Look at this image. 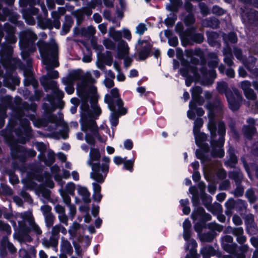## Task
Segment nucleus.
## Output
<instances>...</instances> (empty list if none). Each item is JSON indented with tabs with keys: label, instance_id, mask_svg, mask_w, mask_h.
I'll return each mask as SVG.
<instances>
[{
	"label": "nucleus",
	"instance_id": "1",
	"mask_svg": "<svg viewBox=\"0 0 258 258\" xmlns=\"http://www.w3.org/2000/svg\"><path fill=\"white\" fill-rule=\"evenodd\" d=\"M95 80L90 72H86L82 77V80L78 83L77 95L82 101L81 108V127L82 131H91L102 142L105 140L102 139L98 133L95 120L101 113L100 108L96 103L98 99L97 88L93 85Z\"/></svg>",
	"mask_w": 258,
	"mask_h": 258
},
{
	"label": "nucleus",
	"instance_id": "2",
	"mask_svg": "<svg viewBox=\"0 0 258 258\" xmlns=\"http://www.w3.org/2000/svg\"><path fill=\"white\" fill-rule=\"evenodd\" d=\"M37 45L39 49L43 63L46 66L45 69L48 71L45 76L50 79H56L59 74L57 71H50L51 69L57 67L59 62L57 60L58 47L55 42L48 44L43 41H39Z\"/></svg>",
	"mask_w": 258,
	"mask_h": 258
},
{
	"label": "nucleus",
	"instance_id": "3",
	"mask_svg": "<svg viewBox=\"0 0 258 258\" xmlns=\"http://www.w3.org/2000/svg\"><path fill=\"white\" fill-rule=\"evenodd\" d=\"M100 158V153L99 150L91 148L89 153V158L87 161V165L91 167L92 172L90 173L91 179L98 183H103L109 171L110 160L107 157L102 159L101 165L98 162Z\"/></svg>",
	"mask_w": 258,
	"mask_h": 258
},
{
	"label": "nucleus",
	"instance_id": "4",
	"mask_svg": "<svg viewBox=\"0 0 258 258\" xmlns=\"http://www.w3.org/2000/svg\"><path fill=\"white\" fill-rule=\"evenodd\" d=\"M12 53V48L10 45L2 46V48L0 50L1 60L4 67L10 71L8 72L4 77V86L12 90H15V86L18 85L20 82V79L16 76L13 75L11 72L16 68L14 64V60L11 57Z\"/></svg>",
	"mask_w": 258,
	"mask_h": 258
},
{
	"label": "nucleus",
	"instance_id": "5",
	"mask_svg": "<svg viewBox=\"0 0 258 258\" xmlns=\"http://www.w3.org/2000/svg\"><path fill=\"white\" fill-rule=\"evenodd\" d=\"M217 89L220 93L225 94L229 108L232 110H237L239 108L242 96L237 89H233V92H232L228 90V84L223 81L218 83Z\"/></svg>",
	"mask_w": 258,
	"mask_h": 258
},
{
	"label": "nucleus",
	"instance_id": "6",
	"mask_svg": "<svg viewBox=\"0 0 258 258\" xmlns=\"http://www.w3.org/2000/svg\"><path fill=\"white\" fill-rule=\"evenodd\" d=\"M104 101L108 104L110 110L119 111L121 114H126L127 109L123 107V102L119 96L118 90L115 88L110 90V94H106Z\"/></svg>",
	"mask_w": 258,
	"mask_h": 258
},
{
	"label": "nucleus",
	"instance_id": "7",
	"mask_svg": "<svg viewBox=\"0 0 258 258\" xmlns=\"http://www.w3.org/2000/svg\"><path fill=\"white\" fill-rule=\"evenodd\" d=\"M6 141L11 147L12 155L14 158L23 159V156L35 157L36 152L32 149L26 150L17 144V142L12 136L5 137Z\"/></svg>",
	"mask_w": 258,
	"mask_h": 258
},
{
	"label": "nucleus",
	"instance_id": "8",
	"mask_svg": "<svg viewBox=\"0 0 258 258\" xmlns=\"http://www.w3.org/2000/svg\"><path fill=\"white\" fill-rule=\"evenodd\" d=\"M37 39V36L31 30H27L20 34L19 45L22 50L21 54L23 59H26L28 55L27 52L29 46Z\"/></svg>",
	"mask_w": 258,
	"mask_h": 258
},
{
	"label": "nucleus",
	"instance_id": "9",
	"mask_svg": "<svg viewBox=\"0 0 258 258\" xmlns=\"http://www.w3.org/2000/svg\"><path fill=\"white\" fill-rule=\"evenodd\" d=\"M109 35L115 41H119L118 44V56L122 58L128 53L129 47L127 43L121 39L122 33L119 31H116L113 27L110 28Z\"/></svg>",
	"mask_w": 258,
	"mask_h": 258
},
{
	"label": "nucleus",
	"instance_id": "10",
	"mask_svg": "<svg viewBox=\"0 0 258 258\" xmlns=\"http://www.w3.org/2000/svg\"><path fill=\"white\" fill-rule=\"evenodd\" d=\"M218 133L220 136L219 141L218 143L212 142L213 150L211 154L214 157H222L224 155L222 146L224 143V136L226 133L225 126L223 122L218 123Z\"/></svg>",
	"mask_w": 258,
	"mask_h": 258
},
{
	"label": "nucleus",
	"instance_id": "11",
	"mask_svg": "<svg viewBox=\"0 0 258 258\" xmlns=\"http://www.w3.org/2000/svg\"><path fill=\"white\" fill-rule=\"evenodd\" d=\"M18 216L22 219V221H18L21 229L25 230V226L23 225V223L28 222L31 230L33 231L38 235H40L42 233V231L40 227L34 221L31 212H26L21 213L18 215Z\"/></svg>",
	"mask_w": 258,
	"mask_h": 258
},
{
	"label": "nucleus",
	"instance_id": "12",
	"mask_svg": "<svg viewBox=\"0 0 258 258\" xmlns=\"http://www.w3.org/2000/svg\"><path fill=\"white\" fill-rule=\"evenodd\" d=\"M207 108L209 110V121L208 124V128L211 133V136L212 138H215L216 136V126L215 122L214 120V111L217 109H221L222 108V105L221 103H218V106L215 107L211 104L207 105Z\"/></svg>",
	"mask_w": 258,
	"mask_h": 258
},
{
	"label": "nucleus",
	"instance_id": "13",
	"mask_svg": "<svg viewBox=\"0 0 258 258\" xmlns=\"http://www.w3.org/2000/svg\"><path fill=\"white\" fill-rule=\"evenodd\" d=\"M41 84L46 88L52 89L54 94H55L59 98H62L63 97V92L59 89L56 81H48L46 77H43L40 80Z\"/></svg>",
	"mask_w": 258,
	"mask_h": 258
},
{
	"label": "nucleus",
	"instance_id": "14",
	"mask_svg": "<svg viewBox=\"0 0 258 258\" xmlns=\"http://www.w3.org/2000/svg\"><path fill=\"white\" fill-rule=\"evenodd\" d=\"M181 61L182 65L184 67V69L180 70L182 76L188 77H198V71L195 67L187 65V63L183 59Z\"/></svg>",
	"mask_w": 258,
	"mask_h": 258
},
{
	"label": "nucleus",
	"instance_id": "15",
	"mask_svg": "<svg viewBox=\"0 0 258 258\" xmlns=\"http://www.w3.org/2000/svg\"><path fill=\"white\" fill-rule=\"evenodd\" d=\"M203 121L202 118H199L196 119L194 122L193 132L195 136L196 142L200 144L199 141V137H202L204 139H205L206 134L200 132V128L203 126Z\"/></svg>",
	"mask_w": 258,
	"mask_h": 258
},
{
	"label": "nucleus",
	"instance_id": "16",
	"mask_svg": "<svg viewBox=\"0 0 258 258\" xmlns=\"http://www.w3.org/2000/svg\"><path fill=\"white\" fill-rule=\"evenodd\" d=\"M36 105L35 103H32L29 107L26 108L23 111V113L24 115H26V116H28L29 117L30 119H31L33 121V124L35 126L37 127H40L43 125L42 121L39 119H36L35 118V116L33 114H30V115H28L27 114V112H28L29 109L31 110L33 112H34L36 109Z\"/></svg>",
	"mask_w": 258,
	"mask_h": 258
},
{
	"label": "nucleus",
	"instance_id": "17",
	"mask_svg": "<svg viewBox=\"0 0 258 258\" xmlns=\"http://www.w3.org/2000/svg\"><path fill=\"white\" fill-rule=\"evenodd\" d=\"M248 125L244 126L243 128V133L247 138H250L255 133L256 129L253 125L255 124V120L249 118L247 120Z\"/></svg>",
	"mask_w": 258,
	"mask_h": 258
},
{
	"label": "nucleus",
	"instance_id": "18",
	"mask_svg": "<svg viewBox=\"0 0 258 258\" xmlns=\"http://www.w3.org/2000/svg\"><path fill=\"white\" fill-rule=\"evenodd\" d=\"M5 31L7 33V35L6 37V41L9 44L15 43L17 41V38L14 35L15 30L14 27L9 24H6L5 25Z\"/></svg>",
	"mask_w": 258,
	"mask_h": 258
},
{
	"label": "nucleus",
	"instance_id": "19",
	"mask_svg": "<svg viewBox=\"0 0 258 258\" xmlns=\"http://www.w3.org/2000/svg\"><path fill=\"white\" fill-rule=\"evenodd\" d=\"M4 99L6 102L2 106L0 105V128L2 127L5 123V119L6 117V107L8 106L9 103L11 102L12 98L9 96L4 97Z\"/></svg>",
	"mask_w": 258,
	"mask_h": 258
},
{
	"label": "nucleus",
	"instance_id": "20",
	"mask_svg": "<svg viewBox=\"0 0 258 258\" xmlns=\"http://www.w3.org/2000/svg\"><path fill=\"white\" fill-rule=\"evenodd\" d=\"M138 44L140 45H143L144 47L139 52V57L141 59H144L146 58L149 55L150 51L151 48V45L150 43L147 41L139 40Z\"/></svg>",
	"mask_w": 258,
	"mask_h": 258
},
{
	"label": "nucleus",
	"instance_id": "21",
	"mask_svg": "<svg viewBox=\"0 0 258 258\" xmlns=\"http://www.w3.org/2000/svg\"><path fill=\"white\" fill-rule=\"evenodd\" d=\"M241 17L244 22L252 23L258 20V13L254 10H250L247 13L243 12L241 14Z\"/></svg>",
	"mask_w": 258,
	"mask_h": 258
},
{
	"label": "nucleus",
	"instance_id": "22",
	"mask_svg": "<svg viewBox=\"0 0 258 258\" xmlns=\"http://www.w3.org/2000/svg\"><path fill=\"white\" fill-rule=\"evenodd\" d=\"M27 64L28 66V68L25 70L24 71V75L28 77V79L29 81V83H27L26 79L24 81V83L25 85H29L30 82L33 84V85L35 87L37 85V83L33 79L32 75V69H31V60L29 59L27 60Z\"/></svg>",
	"mask_w": 258,
	"mask_h": 258
},
{
	"label": "nucleus",
	"instance_id": "23",
	"mask_svg": "<svg viewBox=\"0 0 258 258\" xmlns=\"http://www.w3.org/2000/svg\"><path fill=\"white\" fill-rule=\"evenodd\" d=\"M81 78V73L80 70H77L70 74L66 78H63L62 82L63 84H68V83H73L76 80H80Z\"/></svg>",
	"mask_w": 258,
	"mask_h": 258
},
{
	"label": "nucleus",
	"instance_id": "24",
	"mask_svg": "<svg viewBox=\"0 0 258 258\" xmlns=\"http://www.w3.org/2000/svg\"><path fill=\"white\" fill-rule=\"evenodd\" d=\"M93 186V200L98 203H99L102 198V195L101 194L100 191L101 189V186L96 182L92 183Z\"/></svg>",
	"mask_w": 258,
	"mask_h": 258
},
{
	"label": "nucleus",
	"instance_id": "25",
	"mask_svg": "<svg viewBox=\"0 0 258 258\" xmlns=\"http://www.w3.org/2000/svg\"><path fill=\"white\" fill-rule=\"evenodd\" d=\"M183 236L185 241H188L185 246V249L186 250L189 248V245H191L193 249L197 247V243L196 241L194 239L189 240V238L190 237V230H183Z\"/></svg>",
	"mask_w": 258,
	"mask_h": 258
},
{
	"label": "nucleus",
	"instance_id": "26",
	"mask_svg": "<svg viewBox=\"0 0 258 258\" xmlns=\"http://www.w3.org/2000/svg\"><path fill=\"white\" fill-rule=\"evenodd\" d=\"M79 195L82 197V200L86 203H89L91 202L90 198V194L87 188L79 186L78 187Z\"/></svg>",
	"mask_w": 258,
	"mask_h": 258
},
{
	"label": "nucleus",
	"instance_id": "27",
	"mask_svg": "<svg viewBox=\"0 0 258 258\" xmlns=\"http://www.w3.org/2000/svg\"><path fill=\"white\" fill-rule=\"evenodd\" d=\"M202 93V89L200 87H195L192 89L191 95L192 97V101L194 102H198L200 105L203 104V100L200 101V95Z\"/></svg>",
	"mask_w": 258,
	"mask_h": 258
},
{
	"label": "nucleus",
	"instance_id": "28",
	"mask_svg": "<svg viewBox=\"0 0 258 258\" xmlns=\"http://www.w3.org/2000/svg\"><path fill=\"white\" fill-rule=\"evenodd\" d=\"M39 159L43 161L46 165L49 166L51 165L55 160L54 153L52 151H49L47 154V158L44 157V155H38Z\"/></svg>",
	"mask_w": 258,
	"mask_h": 258
},
{
	"label": "nucleus",
	"instance_id": "29",
	"mask_svg": "<svg viewBox=\"0 0 258 258\" xmlns=\"http://www.w3.org/2000/svg\"><path fill=\"white\" fill-rule=\"evenodd\" d=\"M112 113L110 118V121L112 126L115 127L118 122V118L120 115H124L125 114H121L119 111H115L110 110Z\"/></svg>",
	"mask_w": 258,
	"mask_h": 258
},
{
	"label": "nucleus",
	"instance_id": "30",
	"mask_svg": "<svg viewBox=\"0 0 258 258\" xmlns=\"http://www.w3.org/2000/svg\"><path fill=\"white\" fill-rule=\"evenodd\" d=\"M43 245L46 248L50 247H56L58 244L57 240L53 237H51L49 239L44 238L42 240Z\"/></svg>",
	"mask_w": 258,
	"mask_h": 258
},
{
	"label": "nucleus",
	"instance_id": "31",
	"mask_svg": "<svg viewBox=\"0 0 258 258\" xmlns=\"http://www.w3.org/2000/svg\"><path fill=\"white\" fill-rule=\"evenodd\" d=\"M201 253L203 258H210L211 256L215 255V251L212 246H208L204 247L201 250Z\"/></svg>",
	"mask_w": 258,
	"mask_h": 258
},
{
	"label": "nucleus",
	"instance_id": "32",
	"mask_svg": "<svg viewBox=\"0 0 258 258\" xmlns=\"http://www.w3.org/2000/svg\"><path fill=\"white\" fill-rule=\"evenodd\" d=\"M61 250L65 253H70L73 251L71 244L67 240L62 239Z\"/></svg>",
	"mask_w": 258,
	"mask_h": 258
},
{
	"label": "nucleus",
	"instance_id": "33",
	"mask_svg": "<svg viewBox=\"0 0 258 258\" xmlns=\"http://www.w3.org/2000/svg\"><path fill=\"white\" fill-rule=\"evenodd\" d=\"M59 171V168L58 166L54 165L51 167V173L53 175L54 179L62 186L64 183L61 181V177L58 174Z\"/></svg>",
	"mask_w": 258,
	"mask_h": 258
},
{
	"label": "nucleus",
	"instance_id": "34",
	"mask_svg": "<svg viewBox=\"0 0 258 258\" xmlns=\"http://www.w3.org/2000/svg\"><path fill=\"white\" fill-rule=\"evenodd\" d=\"M205 213V210L203 208L198 207L191 214V218L194 220L197 219L201 220V218L203 217Z\"/></svg>",
	"mask_w": 258,
	"mask_h": 258
},
{
	"label": "nucleus",
	"instance_id": "35",
	"mask_svg": "<svg viewBox=\"0 0 258 258\" xmlns=\"http://www.w3.org/2000/svg\"><path fill=\"white\" fill-rule=\"evenodd\" d=\"M223 54L225 56L224 61L228 66H231L233 64V61L232 59V54L231 50L229 48L224 49L223 51Z\"/></svg>",
	"mask_w": 258,
	"mask_h": 258
},
{
	"label": "nucleus",
	"instance_id": "36",
	"mask_svg": "<svg viewBox=\"0 0 258 258\" xmlns=\"http://www.w3.org/2000/svg\"><path fill=\"white\" fill-rule=\"evenodd\" d=\"M200 51V50H196L195 51L192 50H186L185 51L186 55L188 57L190 58V60L192 64H196L198 63L199 60L197 58H193V57L195 55H199L198 53Z\"/></svg>",
	"mask_w": 258,
	"mask_h": 258
},
{
	"label": "nucleus",
	"instance_id": "37",
	"mask_svg": "<svg viewBox=\"0 0 258 258\" xmlns=\"http://www.w3.org/2000/svg\"><path fill=\"white\" fill-rule=\"evenodd\" d=\"M203 25L206 27L217 28L219 26V22L218 20L215 18L210 20L207 19L203 21Z\"/></svg>",
	"mask_w": 258,
	"mask_h": 258
},
{
	"label": "nucleus",
	"instance_id": "38",
	"mask_svg": "<svg viewBox=\"0 0 258 258\" xmlns=\"http://www.w3.org/2000/svg\"><path fill=\"white\" fill-rule=\"evenodd\" d=\"M222 247L227 252L233 253L235 252L237 245L235 243H231L227 244H224Z\"/></svg>",
	"mask_w": 258,
	"mask_h": 258
},
{
	"label": "nucleus",
	"instance_id": "39",
	"mask_svg": "<svg viewBox=\"0 0 258 258\" xmlns=\"http://www.w3.org/2000/svg\"><path fill=\"white\" fill-rule=\"evenodd\" d=\"M196 103L193 101H191L189 104V110L187 112V115L188 118L192 119L195 117L194 110L196 108Z\"/></svg>",
	"mask_w": 258,
	"mask_h": 258
},
{
	"label": "nucleus",
	"instance_id": "40",
	"mask_svg": "<svg viewBox=\"0 0 258 258\" xmlns=\"http://www.w3.org/2000/svg\"><path fill=\"white\" fill-rule=\"evenodd\" d=\"M169 34V31H165V35L166 37L168 38V43L169 45L173 47L176 46L178 44V40L177 37L176 36L169 37L168 35Z\"/></svg>",
	"mask_w": 258,
	"mask_h": 258
},
{
	"label": "nucleus",
	"instance_id": "41",
	"mask_svg": "<svg viewBox=\"0 0 258 258\" xmlns=\"http://www.w3.org/2000/svg\"><path fill=\"white\" fill-rule=\"evenodd\" d=\"M147 30V25L145 23H140L136 26L135 33L141 36Z\"/></svg>",
	"mask_w": 258,
	"mask_h": 258
},
{
	"label": "nucleus",
	"instance_id": "42",
	"mask_svg": "<svg viewBox=\"0 0 258 258\" xmlns=\"http://www.w3.org/2000/svg\"><path fill=\"white\" fill-rule=\"evenodd\" d=\"M44 217L46 226L48 228L51 227L54 223L55 219V216L53 215V214H52L50 215L45 216Z\"/></svg>",
	"mask_w": 258,
	"mask_h": 258
},
{
	"label": "nucleus",
	"instance_id": "43",
	"mask_svg": "<svg viewBox=\"0 0 258 258\" xmlns=\"http://www.w3.org/2000/svg\"><path fill=\"white\" fill-rule=\"evenodd\" d=\"M60 194L62 198L63 202L66 204L67 206L71 204V199L70 197L62 189H59Z\"/></svg>",
	"mask_w": 258,
	"mask_h": 258
},
{
	"label": "nucleus",
	"instance_id": "44",
	"mask_svg": "<svg viewBox=\"0 0 258 258\" xmlns=\"http://www.w3.org/2000/svg\"><path fill=\"white\" fill-rule=\"evenodd\" d=\"M173 2H170V10L176 12L178 9L181 7L182 2L181 0H173Z\"/></svg>",
	"mask_w": 258,
	"mask_h": 258
},
{
	"label": "nucleus",
	"instance_id": "45",
	"mask_svg": "<svg viewBox=\"0 0 258 258\" xmlns=\"http://www.w3.org/2000/svg\"><path fill=\"white\" fill-rule=\"evenodd\" d=\"M80 224L77 222H74L69 229V233L72 236L75 235L77 231L80 228Z\"/></svg>",
	"mask_w": 258,
	"mask_h": 258
},
{
	"label": "nucleus",
	"instance_id": "46",
	"mask_svg": "<svg viewBox=\"0 0 258 258\" xmlns=\"http://www.w3.org/2000/svg\"><path fill=\"white\" fill-rule=\"evenodd\" d=\"M82 32L86 36H91L95 34L96 29L95 27L90 26L87 28L84 29Z\"/></svg>",
	"mask_w": 258,
	"mask_h": 258
},
{
	"label": "nucleus",
	"instance_id": "47",
	"mask_svg": "<svg viewBox=\"0 0 258 258\" xmlns=\"http://www.w3.org/2000/svg\"><path fill=\"white\" fill-rule=\"evenodd\" d=\"M228 232L231 233L236 237L243 234V229L242 227L230 228Z\"/></svg>",
	"mask_w": 258,
	"mask_h": 258
},
{
	"label": "nucleus",
	"instance_id": "48",
	"mask_svg": "<svg viewBox=\"0 0 258 258\" xmlns=\"http://www.w3.org/2000/svg\"><path fill=\"white\" fill-rule=\"evenodd\" d=\"M134 159L125 160L123 162V166L124 168L132 172L133 170V165L134 164Z\"/></svg>",
	"mask_w": 258,
	"mask_h": 258
},
{
	"label": "nucleus",
	"instance_id": "49",
	"mask_svg": "<svg viewBox=\"0 0 258 258\" xmlns=\"http://www.w3.org/2000/svg\"><path fill=\"white\" fill-rule=\"evenodd\" d=\"M244 94L248 99L255 100L256 98V95L252 89H249L244 92Z\"/></svg>",
	"mask_w": 258,
	"mask_h": 258
},
{
	"label": "nucleus",
	"instance_id": "50",
	"mask_svg": "<svg viewBox=\"0 0 258 258\" xmlns=\"http://www.w3.org/2000/svg\"><path fill=\"white\" fill-rule=\"evenodd\" d=\"M0 230L5 231L7 234L11 233V228L9 225L0 221Z\"/></svg>",
	"mask_w": 258,
	"mask_h": 258
},
{
	"label": "nucleus",
	"instance_id": "51",
	"mask_svg": "<svg viewBox=\"0 0 258 258\" xmlns=\"http://www.w3.org/2000/svg\"><path fill=\"white\" fill-rule=\"evenodd\" d=\"M208 209L212 213L221 212L222 210L221 205L217 203H215L214 205L209 207Z\"/></svg>",
	"mask_w": 258,
	"mask_h": 258
},
{
	"label": "nucleus",
	"instance_id": "52",
	"mask_svg": "<svg viewBox=\"0 0 258 258\" xmlns=\"http://www.w3.org/2000/svg\"><path fill=\"white\" fill-rule=\"evenodd\" d=\"M75 188V184L72 182H69L66 185V191L71 195L73 196L74 195Z\"/></svg>",
	"mask_w": 258,
	"mask_h": 258
},
{
	"label": "nucleus",
	"instance_id": "53",
	"mask_svg": "<svg viewBox=\"0 0 258 258\" xmlns=\"http://www.w3.org/2000/svg\"><path fill=\"white\" fill-rule=\"evenodd\" d=\"M209 56L211 58L213 59V60L209 62V66L212 67H216L219 62L217 54L215 53H211L209 54Z\"/></svg>",
	"mask_w": 258,
	"mask_h": 258
},
{
	"label": "nucleus",
	"instance_id": "54",
	"mask_svg": "<svg viewBox=\"0 0 258 258\" xmlns=\"http://www.w3.org/2000/svg\"><path fill=\"white\" fill-rule=\"evenodd\" d=\"M58 219L60 223L64 224L66 226L68 225L69 218L66 212L63 214H58Z\"/></svg>",
	"mask_w": 258,
	"mask_h": 258
},
{
	"label": "nucleus",
	"instance_id": "55",
	"mask_svg": "<svg viewBox=\"0 0 258 258\" xmlns=\"http://www.w3.org/2000/svg\"><path fill=\"white\" fill-rule=\"evenodd\" d=\"M228 153L230 155V158L227 163H229V162H231L232 163H236L237 162V157L234 154V150L230 148L228 150Z\"/></svg>",
	"mask_w": 258,
	"mask_h": 258
},
{
	"label": "nucleus",
	"instance_id": "56",
	"mask_svg": "<svg viewBox=\"0 0 258 258\" xmlns=\"http://www.w3.org/2000/svg\"><path fill=\"white\" fill-rule=\"evenodd\" d=\"M36 149L40 152V154L39 155H43V153L46 150V146L43 143H37L35 144Z\"/></svg>",
	"mask_w": 258,
	"mask_h": 258
},
{
	"label": "nucleus",
	"instance_id": "57",
	"mask_svg": "<svg viewBox=\"0 0 258 258\" xmlns=\"http://www.w3.org/2000/svg\"><path fill=\"white\" fill-rule=\"evenodd\" d=\"M195 22V19L192 14L189 13L184 19V23L187 26L192 24Z\"/></svg>",
	"mask_w": 258,
	"mask_h": 258
},
{
	"label": "nucleus",
	"instance_id": "58",
	"mask_svg": "<svg viewBox=\"0 0 258 258\" xmlns=\"http://www.w3.org/2000/svg\"><path fill=\"white\" fill-rule=\"evenodd\" d=\"M41 210L44 216L52 214L51 208L48 205H43L41 207Z\"/></svg>",
	"mask_w": 258,
	"mask_h": 258
},
{
	"label": "nucleus",
	"instance_id": "59",
	"mask_svg": "<svg viewBox=\"0 0 258 258\" xmlns=\"http://www.w3.org/2000/svg\"><path fill=\"white\" fill-rule=\"evenodd\" d=\"M245 195L250 202L253 203L255 201L254 192L252 189H248L246 191Z\"/></svg>",
	"mask_w": 258,
	"mask_h": 258
},
{
	"label": "nucleus",
	"instance_id": "60",
	"mask_svg": "<svg viewBox=\"0 0 258 258\" xmlns=\"http://www.w3.org/2000/svg\"><path fill=\"white\" fill-rule=\"evenodd\" d=\"M122 34H123V37L127 39L128 41L131 40L132 38V34L131 31L127 28H123L121 31Z\"/></svg>",
	"mask_w": 258,
	"mask_h": 258
},
{
	"label": "nucleus",
	"instance_id": "61",
	"mask_svg": "<svg viewBox=\"0 0 258 258\" xmlns=\"http://www.w3.org/2000/svg\"><path fill=\"white\" fill-rule=\"evenodd\" d=\"M103 44L107 49H112L115 47V43L108 39H106L103 41Z\"/></svg>",
	"mask_w": 258,
	"mask_h": 258
},
{
	"label": "nucleus",
	"instance_id": "62",
	"mask_svg": "<svg viewBox=\"0 0 258 258\" xmlns=\"http://www.w3.org/2000/svg\"><path fill=\"white\" fill-rule=\"evenodd\" d=\"M222 245H223L224 244H229L233 243V237L229 235H225L222 237Z\"/></svg>",
	"mask_w": 258,
	"mask_h": 258
},
{
	"label": "nucleus",
	"instance_id": "63",
	"mask_svg": "<svg viewBox=\"0 0 258 258\" xmlns=\"http://www.w3.org/2000/svg\"><path fill=\"white\" fill-rule=\"evenodd\" d=\"M241 88L243 90V92L250 89L251 83L248 81H242L240 83Z\"/></svg>",
	"mask_w": 258,
	"mask_h": 258
},
{
	"label": "nucleus",
	"instance_id": "64",
	"mask_svg": "<svg viewBox=\"0 0 258 258\" xmlns=\"http://www.w3.org/2000/svg\"><path fill=\"white\" fill-rule=\"evenodd\" d=\"M72 23V21H70L68 23H66L63 25L62 32L64 34H66L69 32Z\"/></svg>",
	"mask_w": 258,
	"mask_h": 258
}]
</instances>
